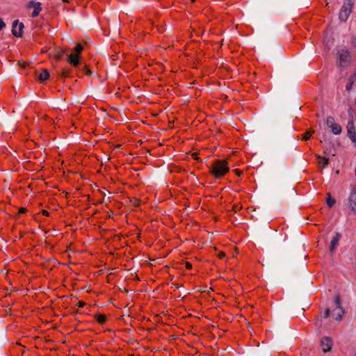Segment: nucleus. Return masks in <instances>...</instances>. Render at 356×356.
<instances>
[{
  "instance_id": "nucleus-1",
  "label": "nucleus",
  "mask_w": 356,
  "mask_h": 356,
  "mask_svg": "<svg viewBox=\"0 0 356 356\" xmlns=\"http://www.w3.org/2000/svg\"><path fill=\"white\" fill-rule=\"evenodd\" d=\"M229 170L228 163L225 160H217L213 163L211 172L216 178H220L225 175Z\"/></svg>"
},
{
  "instance_id": "nucleus-2",
  "label": "nucleus",
  "mask_w": 356,
  "mask_h": 356,
  "mask_svg": "<svg viewBox=\"0 0 356 356\" xmlns=\"http://www.w3.org/2000/svg\"><path fill=\"white\" fill-rule=\"evenodd\" d=\"M353 0H344L343 4L339 14V19L346 22L352 12Z\"/></svg>"
},
{
  "instance_id": "nucleus-3",
  "label": "nucleus",
  "mask_w": 356,
  "mask_h": 356,
  "mask_svg": "<svg viewBox=\"0 0 356 356\" xmlns=\"http://www.w3.org/2000/svg\"><path fill=\"white\" fill-rule=\"evenodd\" d=\"M339 56V63L341 67L347 66L350 61V52L348 50L341 49L337 53Z\"/></svg>"
},
{
  "instance_id": "nucleus-4",
  "label": "nucleus",
  "mask_w": 356,
  "mask_h": 356,
  "mask_svg": "<svg viewBox=\"0 0 356 356\" xmlns=\"http://www.w3.org/2000/svg\"><path fill=\"white\" fill-rule=\"evenodd\" d=\"M27 8H33V11L31 13L32 17H36L39 15L40 11L42 10L41 3L40 2H35L33 1H30L28 2L26 5Z\"/></svg>"
},
{
  "instance_id": "nucleus-5",
  "label": "nucleus",
  "mask_w": 356,
  "mask_h": 356,
  "mask_svg": "<svg viewBox=\"0 0 356 356\" xmlns=\"http://www.w3.org/2000/svg\"><path fill=\"white\" fill-rule=\"evenodd\" d=\"M24 26L23 23L19 22L18 20H15L13 22V29L12 33L16 37H22V30Z\"/></svg>"
},
{
  "instance_id": "nucleus-6",
  "label": "nucleus",
  "mask_w": 356,
  "mask_h": 356,
  "mask_svg": "<svg viewBox=\"0 0 356 356\" xmlns=\"http://www.w3.org/2000/svg\"><path fill=\"white\" fill-rule=\"evenodd\" d=\"M346 128L348 137L353 142H355V140L356 139V130L353 120H350L348 122Z\"/></svg>"
},
{
  "instance_id": "nucleus-7",
  "label": "nucleus",
  "mask_w": 356,
  "mask_h": 356,
  "mask_svg": "<svg viewBox=\"0 0 356 356\" xmlns=\"http://www.w3.org/2000/svg\"><path fill=\"white\" fill-rule=\"evenodd\" d=\"M332 346V341L328 337H324L321 342V347L324 353L329 352Z\"/></svg>"
},
{
  "instance_id": "nucleus-8",
  "label": "nucleus",
  "mask_w": 356,
  "mask_h": 356,
  "mask_svg": "<svg viewBox=\"0 0 356 356\" xmlns=\"http://www.w3.org/2000/svg\"><path fill=\"white\" fill-rule=\"evenodd\" d=\"M67 61L74 66H77L79 64V55L72 51L68 55Z\"/></svg>"
},
{
  "instance_id": "nucleus-9",
  "label": "nucleus",
  "mask_w": 356,
  "mask_h": 356,
  "mask_svg": "<svg viewBox=\"0 0 356 356\" xmlns=\"http://www.w3.org/2000/svg\"><path fill=\"white\" fill-rule=\"evenodd\" d=\"M349 204L354 211L356 212V191H353L349 196Z\"/></svg>"
},
{
  "instance_id": "nucleus-10",
  "label": "nucleus",
  "mask_w": 356,
  "mask_h": 356,
  "mask_svg": "<svg viewBox=\"0 0 356 356\" xmlns=\"http://www.w3.org/2000/svg\"><path fill=\"white\" fill-rule=\"evenodd\" d=\"M340 239V235L337 233L336 236L332 239L330 242V252H333L336 248V245L338 244L339 241Z\"/></svg>"
},
{
  "instance_id": "nucleus-11",
  "label": "nucleus",
  "mask_w": 356,
  "mask_h": 356,
  "mask_svg": "<svg viewBox=\"0 0 356 356\" xmlns=\"http://www.w3.org/2000/svg\"><path fill=\"white\" fill-rule=\"evenodd\" d=\"M343 314V311L341 306L336 307L333 311V315L335 316L334 318L337 321L341 320Z\"/></svg>"
},
{
  "instance_id": "nucleus-12",
  "label": "nucleus",
  "mask_w": 356,
  "mask_h": 356,
  "mask_svg": "<svg viewBox=\"0 0 356 356\" xmlns=\"http://www.w3.org/2000/svg\"><path fill=\"white\" fill-rule=\"evenodd\" d=\"M38 77L41 82H43L49 79V73L47 70H42Z\"/></svg>"
},
{
  "instance_id": "nucleus-13",
  "label": "nucleus",
  "mask_w": 356,
  "mask_h": 356,
  "mask_svg": "<svg viewBox=\"0 0 356 356\" xmlns=\"http://www.w3.org/2000/svg\"><path fill=\"white\" fill-rule=\"evenodd\" d=\"M330 128L332 132L335 135L340 134L342 131L341 126L336 122L334 124H332Z\"/></svg>"
},
{
  "instance_id": "nucleus-14",
  "label": "nucleus",
  "mask_w": 356,
  "mask_h": 356,
  "mask_svg": "<svg viewBox=\"0 0 356 356\" xmlns=\"http://www.w3.org/2000/svg\"><path fill=\"white\" fill-rule=\"evenodd\" d=\"M316 156L318 158V159H321V163L322 165H321L322 168H325L328 164V161H329V159L326 157H321L320 155H318L316 154Z\"/></svg>"
},
{
  "instance_id": "nucleus-15",
  "label": "nucleus",
  "mask_w": 356,
  "mask_h": 356,
  "mask_svg": "<svg viewBox=\"0 0 356 356\" xmlns=\"http://www.w3.org/2000/svg\"><path fill=\"white\" fill-rule=\"evenodd\" d=\"M355 79H356L355 76H352L350 77L349 82L346 85V90H351L353 84Z\"/></svg>"
},
{
  "instance_id": "nucleus-16",
  "label": "nucleus",
  "mask_w": 356,
  "mask_h": 356,
  "mask_svg": "<svg viewBox=\"0 0 356 356\" xmlns=\"http://www.w3.org/2000/svg\"><path fill=\"white\" fill-rule=\"evenodd\" d=\"M326 203L329 207H332L335 203V200L330 195H328L326 199Z\"/></svg>"
},
{
  "instance_id": "nucleus-17",
  "label": "nucleus",
  "mask_w": 356,
  "mask_h": 356,
  "mask_svg": "<svg viewBox=\"0 0 356 356\" xmlns=\"http://www.w3.org/2000/svg\"><path fill=\"white\" fill-rule=\"evenodd\" d=\"M83 49V46L80 44H78L76 45V47H74V49H73L72 51H74L79 55V54L82 51Z\"/></svg>"
},
{
  "instance_id": "nucleus-18",
  "label": "nucleus",
  "mask_w": 356,
  "mask_h": 356,
  "mask_svg": "<svg viewBox=\"0 0 356 356\" xmlns=\"http://www.w3.org/2000/svg\"><path fill=\"white\" fill-rule=\"evenodd\" d=\"M334 123H335V121H334V119L333 117L330 116L327 118L326 124L329 128L331 127V126L332 124H334Z\"/></svg>"
},
{
  "instance_id": "nucleus-19",
  "label": "nucleus",
  "mask_w": 356,
  "mask_h": 356,
  "mask_svg": "<svg viewBox=\"0 0 356 356\" xmlns=\"http://www.w3.org/2000/svg\"><path fill=\"white\" fill-rule=\"evenodd\" d=\"M314 133V131H307L302 136V139L305 140H307L310 138L312 134Z\"/></svg>"
},
{
  "instance_id": "nucleus-20",
  "label": "nucleus",
  "mask_w": 356,
  "mask_h": 356,
  "mask_svg": "<svg viewBox=\"0 0 356 356\" xmlns=\"http://www.w3.org/2000/svg\"><path fill=\"white\" fill-rule=\"evenodd\" d=\"M97 321L100 323H103L106 321V316L104 314H99L97 316Z\"/></svg>"
},
{
  "instance_id": "nucleus-21",
  "label": "nucleus",
  "mask_w": 356,
  "mask_h": 356,
  "mask_svg": "<svg viewBox=\"0 0 356 356\" xmlns=\"http://www.w3.org/2000/svg\"><path fill=\"white\" fill-rule=\"evenodd\" d=\"M334 302H335L337 307L339 306H341L340 298L338 295L335 296Z\"/></svg>"
},
{
  "instance_id": "nucleus-22",
  "label": "nucleus",
  "mask_w": 356,
  "mask_h": 356,
  "mask_svg": "<svg viewBox=\"0 0 356 356\" xmlns=\"http://www.w3.org/2000/svg\"><path fill=\"white\" fill-rule=\"evenodd\" d=\"M330 311L329 309H326L323 314L324 318H327L330 316Z\"/></svg>"
},
{
  "instance_id": "nucleus-23",
  "label": "nucleus",
  "mask_w": 356,
  "mask_h": 356,
  "mask_svg": "<svg viewBox=\"0 0 356 356\" xmlns=\"http://www.w3.org/2000/svg\"><path fill=\"white\" fill-rule=\"evenodd\" d=\"M5 26H6L5 22L3 21V19H0V31H1L3 28H4V27H5Z\"/></svg>"
},
{
  "instance_id": "nucleus-24",
  "label": "nucleus",
  "mask_w": 356,
  "mask_h": 356,
  "mask_svg": "<svg viewBox=\"0 0 356 356\" xmlns=\"http://www.w3.org/2000/svg\"><path fill=\"white\" fill-rule=\"evenodd\" d=\"M69 74V72L65 71V70H63L62 71V74L61 75L63 76V77H65V76H67Z\"/></svg>"
},
{
  "instance_id": "nucleus-25",
  "label": "nucleus",
  "mask_w": 356,
  "mask_h": 356,
  "mask_svg": "<svg viewBox=\"0 0 356 356\" xmlns=\"http://www.w3.org/2000/svg\"><path fill=\"white\" fill-rule=\"evenodd\" d=\"M186 268H188V269H191V268H192V264H191V263H189V262H187V263L186 264Z\"/></svg>"
},
{
  "instance_id": "nucleus-26",
  "label": "nucleus",
  "mask_w": 356,
  "mask_h": 356,
  "mask_svg": "<svg viewBox=\"0 0 356 356\" xmlns=\"http://www.w3.org/2000/svg\"><path fill=\"white\" fill-rule=\"evenodd\" d=\"M25 211H26V209H25V208H24V207H21V208L19 209V212L20 213H24Z\"/></svg>"
},
{
  "instance_id": "nucleus-27",
  "label": "nucleus",
  "mask_w": 356,
  "mask_h": 356,
  "mask_svg": "<svg viewBox=\"0 0 356 356\" xmlns=\"http://www.w3.org/2000/svg\"><path fill=\"white\" fill-rule=\"evenodd\" d=\"M225 254L222 252H220L219 254H218V257L219 258H223L225 257Z\"/></svg>"
},
{
  "instance_id": "nucleus-28",
  "label": "nucleus",
  "mask_w": 356,
  "mask_h": 356,
  "mask_svg": "<svg viewBox=\"0 0 356 356\" xmlns=\"http://www.w3.org/2000/svg\"><path fill=\"white\" fill-rule=\"evenodd\" d=\"M42 213L44 216H49V212L47 210H42Z\"/></svg>"
},
{
  "instance_id": "nucleus-29",
  "label": "nucleus",
  "mask_w": 356,
  "mask_h": 356,
  "mask_svg": "<svg viewBox=\"0 0 356 356\" xmlns=\"http://www.w3.org/2000/svg\"><path fill=\"white\" fill-rule=\"evenodd\" d=\"M84 305H85V303L83 302H79V307H83Z\"/></svg>"
},
{
  "instance_id": "nucleus-30",
  "label": "nucleus",
  "mask_w": 356,
  "mask_h": 356,
  "mask_svg": "<svg viewBox=\"0 0 356 356\" xmlns=\"http://www.w3.org/2000/svg\"><path fill=\"white\" fill-rule=\"evenodd\" d=\"M352 42L353 44L356 45V37L353 38Z\"/></svg>"
},
{
  "instance_id": "nucleus-31",
  "label": "nucleus",
  "mask_w": 356,
  "mask_h": 356,
  "mask_svg": "<svg viewBox=\"0 0 356 356\" xmlns=\"http://www.w3.org/2000/svg\"><path fill=\"white\" fill-rule=\"evenodd\" d=\"M86 74H88V75L90 74H91V71L90 70H88V69H86Z\"/></svg>"
},
{
  "instance_id": "nucleus-32",
  "label": "nucleus",
  "mask_w": 356,
  "mask_h": 356,
  "mask_svg": "<svg viewBox=\"0 0 356 356\" xmlns=\"http://www.w3.org/2000/svg\"><path fill=\"white\" fill-rule=\"evenodd\" d=\"M193 157L194 159H198V157H197V154H193Z\"/></svg>"
},
{
  "instance_id": "nucleus-33",
  "label": "nucleus",
  "mask_w": 356,
  "mask_h": 356,
  "mask_svg": "<svg viewBox=\"0 0 356 356\" xmlns=\"http://www.w3.org/2000/svg\"><path fill=\"white\" fill-rule=\"evenodd\" d=\"M236 173L238 175H240L241 174V172L239 171L238 170H236Z\"/></svg>"
},
{
  "instance_id": "nucleus-34",
  "label": "nucleus",
  "mask_w": 356,
  "mask_h": 356,
  "mask_svg": "<svg viewBox=\"0 0 356 356\" xmlns=\"http://www.w3.org/2000/svg\"><path fill=\"white\" fill-rule=\"evenodd\" d=\"M63 1L67 2L69 0H63Z\"/></svg>"
},
{
  "instance_id": "nucleus-35",
  "label": "nucleus",
  "mask_w": 356,
  "mask_h": 356,
  "mask_svg": "<svg viewBox=\"0 0 356 356\" xmlns=\"http://www.w3.org/2000/svg\"><path fill=\"white\" fill-rule=\"evenodd\" d=\"M130 356H134V355H130Z\"/></svg>"
}]
</instances>
